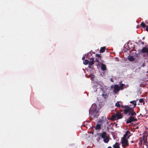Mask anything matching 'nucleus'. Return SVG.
<instances>
[{"mask_svg": "<svg viewBox=\"0 0 148 148\" xmlns=\"http://www.w3.org/2000/svg\"><path fill=\"white\" fill-rule=\"evenodd\" d=\"M94 61L93 60H92L91 61H90L89 62L88 64H89L90 65H92L94 64Z\"/></svg>", "mask_w": 148, "mask_h": 148, "instance_id": "23", "label": "nucleus"}, {"mask_svg": "<svg viewBox=\"0 0 148 148\" xmlns=\"http://www.w3.org/2000/svg\"><path fill=\"white\" fill-rule=\"evenodd\" d=\"M114 148H120V144L116 142L113 146Z\"/></svg>", "mask_w": 148, "mask_h": 148, "instance_id": "9", "label": "nucleus"}, {"mask_svg": "<svg viewBox=\"0 0 148 148\" xmlns=\"http://www.w3.org/2000/svg\"><path fill=\"white\" fill-rule=\"evenodd\" d=\"M89 63V61L88 60H85L83 62V63L85 65Z\"/></svg>", "mask_w": 148, "mask_h": 148, "instance_id": "20", "label": "nucleus"}, {"mask_svg": "<svg viewBox=\"0 0 148 148\" xmlns=\"http://www.w3.org/2000/svg\"><path fill=\"white\" fill-rule=\"evenodd\" d=\"M121 107L122 108H125L124 110H123V112L124 114L125 115L127 114L128 113H130L131 110H133V109L129 107L128 106H124L121 105Z\"/></svg>", "mask_w": 148, "mask_h": 148, "instance_id": "5", "label": "nucleus"}, {"mask_svg": "<svg viewBox=\"0 0 148 148\" xmlns=\"http://www.w3.org/2000/svg\"><path fill=\"white\" fill-rule=\"evenodd\" d=\"M125 86V85L123 84H121V85L119 86V88H120V90H123L124 88V87Z\"/></svg>", "mask_w": 148, "mask_h": 148, "instance_id": "18", "label": "nucleus"}, {"mask_svg": "<svg viewBox=\"0 0 148 148\" xmlns=\"http://www.w3.org/2000/svg\"><path fill=\"white\" fill-rule=\"evenodd\" d=\"M128 59L130 61H132L134 60V58L132 56H131L129 57L128 58Z\"/></svg>", "mask_w": 148, "mask_h": 148, "instance_id": "22", "label": "nucleus"}, {"mask_svg": "<svg viewBox=\"0 0 148 148\" xmlns=\"http://www.w3.org/2000/svg\"><path fill=\"white\" fill-rule=\"evenodd\" d=\"M101 137L103 138H104L107 137V133L105 132H103L101 134Z\"/></svg>", "mask_w": 148, "mask_h": 148, "instance_id": "10", "label": "nucleus"}, {"mask_svg": "<svg viewBox=\"0 0 148 148\" xmlns=\"http://www.w3.org/2000/svg\"><path fill=\"white\" fill-rule=\"evenodd\" d=\"M141 42V44H142V45H143L144 44V43L143 42H142L141 41H140Z\"/></svg>", "mask_w": 148, "mask_h": 148, "instance_id": "32", "label": "nucleus"}, {"mask_svg": "<svg viewBox=\"0 0 148 148\" xmlns=\"http://www.w3.org/2000/svg\"><path fill=\"white\" fill-rule=\"evenodd\" d=\"M145 66V65H144V64H143V66Z\"/></svg>", "mask_w": 148, "mask_h": 148, "instance_id": "37", "label": "nucleus"}, {"mask_svg": "<svg viewBox=\"0 0 148 148\" xmlns=\"http://www.w3.org/2000/svg\"><path fill=\"white\" fill-rule=\"evenodd\" d=\"M134 110L133 109V110H131L130 113H131V114L132 116H134V115H136V113L134 111Z\"/></svg>", "mask_w": 148, "mask_h": 148, "instance_id": "17", "label": "nucleus"}, {"mask_svg": "<svg viewBox=\"0 0 148 148\" xmlns=\"http://www.w3.org/2000/svg\"><path fill=\"white\" fill-rule=\"evenodd\" d=\"M147 134L145 133L143 136V139L141 140V143H143V148H148V143L147 142Z\"/></svg>", "mask_w": 148, "mask_h": 148, "instance_id": "3", "label": "nucleus"}, {"mask_svg": "<svg viewBox=\"0 0 148 148\" xmlns=\"http://www.w3.org/2000/svg\"><path fill=\"white\" fill-rule=\"evenodd\" d=\"M101 128V125L99 124H97L96 126L95 129L96 130L100 129Z\"/></svg>", "mask_w": 148, "mask_h": 148, "instance_id": "12", "label": "nucleus"}, {"mask_svg": "<svg viewBox=\"0 0 148 148\" xmlns=\"http://www.w3.org/2000/svg\"><path fill=\"white\" fill-rule=\"evenodd\" d=\"M99 58H97L95 59V62H97L98 63V64L99 63Z\"/></svg>", "mask_w": 148, "mask_h": 148, "instance_id": "26", "label": "nucleus"}, {"mask_svg": "<svg viewBox=\"0 0 148 148\" xmlns=\"http://www.w3.org/2000/svg\"><path fill=\"white\" fill-rule=\"evenodd\" d=\"M97 107L95 105L94 106H93L89 110V113L94 118H97L99 115L98 111L97 110Z\"/></svg>", "mask_w": 148, "mask_h": 148, "instance_id": "1", "label": "nucleus"}, {"mask_svg": "<svg viewBox=\"0 0 148 148\" xmlns=\"http://www.w3.org/2000/svg\"><path fill=\"white\" fill-rule=\"evenodd\" d=\"M146 30L148 32V26H147L146 27Z\"/></svg>", "mask_w": 148, "mask_h": 148, "instance_id": "30", "label": "nucleus"}, {"mask_svg": "<svg viewBox=\"0 0 148 148\" xmlns=\"http://www.w3.org/2000/svg\"><path fill=\"white\" fill-rule=\"evenodd\" d=\"M92 65H90L89 64H88V67L90 68H91V66Z\"/></svg>", "mask_w": 148, "mask_h": 148, "instance_id": "33", "label": "nucleus"}, {"mask_svg": "<svg viewBox=\"0 0 148 148\" xmlns=\"http://www.w3.org/2000/svg\"><path fill=\"white\" fill-rule=\"evenodd\" d=\"M104 142L106 143H108L109 140V138L107 136L106 137L103 138Z\"/></svg>", "mask_w": 148, "mask_h": 148, "instance_id": "11", "label": "nucleus"}, {"mask_svg": "<svg viewBox=\"0 0 148 148\" xmlns=\"http://www.w3.org/2000/svg\"><path fill=\"white\" fill-rule=\"evenodd\" d=\"M106 49V47H101L100 49V53H103L105 51Z\"/></svg>", "mask_w": 148, "mask_h": 148, "instance_id": "16", "label": "nucleus"}, {"mask_svg": "<svg viewBox=\"0 0 148 148\" xmlns=\"http://www.w3.org/2000/svg\"><path fill=\"white\" fill-rule=\"evenodd\" d=\"M130 134V132L129 131H127L125 133V134L124 135L123 138H126L127 137L128 134Z\"/></svg>", "mask_w": 148, "mask_h": 148, "instance_id": "13", "label": "nucleus"}, {"mask_svg": "<svg viewBox=\"0 0 148 148\" xmlns=\"http://www.w3.org/2000/svg\"><path fill=\"white\" fill-rule=\"evenodd\" d=\"M140 25L143 28L145 27L146 26L145 23L143 22L141 23Z\"/></svg>", "mask_w": 148, "mask_h": 148, "instance_id": "25", "label": "nucleus"}, {"mask_svg": "<svg viewBox=\"0 0 148 148\" xmlns=\"http://www.w3.org/2000/svg\"><path fill=\"white\" fill-rule=\"evenodd\" d=\"M102 96L105 99L107 98L108 97V96L106 94H105L104 93H103L102 94Z\"/></svg>", "mask_w": 148, "mask_h": 148, "instance_id": "24", "label": "nucleus"}, {"mask_svg": "<svg viewBox=\"0 0 148 148\" xmlns=\"http://www.w3.org/2000/svg\"><path fill=\"white\" fill-rule=\"evenodd\" d=\"M137 121V119H135L134 117L131 116L126 121V123L128 124L131 123L133 121Z\"/></svg>", "mask_w": 148, "mask_h": 148, "instance_id": "8", "label": "nucleus"}, {"mask_svg": "<svg viewBox=\"0 0 148 148\" xmlns=\"http://www.w3.org/2000/svg\"><path fill=\"white\" fill-rule=\"evenodd\" d=\"M111 81L112 82H113V80L112 78L111 79Z\"/></svg>", "mask_w": 148, "mask_h": 148, "instance_id": "35", "label": "nucleus"}, {"mask_svg": "<svg viewBox=\"0 0 148 148\" xmlns=\"http://www.w3.org/2000/svg\"><path fill=\"white\" fill-rule=\"evenodd\" d=\"M120 90L119 86L118 84H115L113 90V92L115 94H117Z\"/></svg>", "mask_w": 148, "mask_h": 148, "instance_id": "7", "label": "nucleus"}, {"mask_svg": "<svg viewBox=\"0 0 148 148\" xmlns=\"http://www.w3.org/2000/svg\"><path fill=\"white\" fill-rule=\"evenodd\" d=\"M90 60H93L94 61V58L93 57H91L90 58Z\"/></svg>", "mask_w": 148, "mask_h": 148, "instance_id": "29", "label": "nucleus"}, {"mask_svg": "<svg viewBox=\"0 0 148 148\" xmlns=\"http://www.w3.org/2000/svg\"><path fill=\"white\" fill-rule=\"evenodd\" d=\"M95 56L97 57H99V58H100V60L101 61V59L102 58V57L101 56V54H96L95 55Z\"/></svg>", "mask_w": 148, "mask_h": 148, "instance_id": "21", "label": "nucleus"}, {"mask_svg": "<svg viewBox=\"0 0 148 148\" xmlns=\"http://www.w3.org/2000/svg\"><path fill=\"white\" fill-rule=\"evenodd\" d=\"M139 53L143 55L144 59H146L148 56V48L143 47L139 52Z\"/></svg>", "mask_w": 148, "mask_h": 148, "instance_id": "4", "label": "nucleus"}, {"mask_svg": "<svg viewBox=\"0 0 148 148\" xmlns=\"http://www.w3.org/2000/svg\"><path fill=\"white\" fill-rule=\"evenodd\" d=\"M119 103H120L121 104V101H117L116 103L115 104V106L118 108L121 107V104H120Z\"/></svg>", "mask_w": 148, "mask_h": 148, "instance_id": "15", "label": "nucleus"}, {"mask_svg": "<svg viewBox=\"0 0 148 148\" xmlns=\"http://www.w3.org/2000/svg\"><path fill=\"white\" fill-rule=\"evenodd\" d=\"M94 77H92L91 78H90L91 79V80H92L94 78Z\"/></svg>", "mask_w": 148, "mask_h": 148, "instance_id": "34", "label": "nucleus"}, {"mask_svg": "<svg viewBox=\"0 0 148 148\" xmlns=\"http://www.w3.org/2000/svg\"><path fill=\"white\" fill-rule=\"evenodd\" d=\"M108 148H112L111 146H109Z\"/></svg>", "mask_w": 148, "mask_h": 148, "instance_id": "36", "label": "nucleus"}, {"mask_svg": "<svg viewBox=\"0 0 148 148\" xmlns=\"http://www.w3.org/2000/svg\"><path fill=\"white\" fill-rule=\"evenodd\" d=\"M130 103H132L134 104L133 108H135L136 106V104L135 101H132L130 102Z\"/></svg>", "mask_w": 148, "mask_h": 148, "instance_id": "19", "label": "nucleus"}, {"mask_svg": "<svg viewBox=\"0 0 148 148\" xmlns=\"http://www.w3.org/2000/svg\"><path fill=\"white\" fill-rule=\"evenodd\" d=\"M128 140L125 138H123L121 140V143L123 146H126L128 145Z\"/></svg>", "mask_w": 148, "mask_h": 148, "instance_id": "6", "label": "nucleus"}, {"mask_svg": "<svg viewBox=\"0 0 148 148\" xmlns=\"http://www.w3.org/2000/svg\"><path fill=\"white\" fill-rule=\"evenodd\" d=\"M139 101L140 103H142L143 102V104H144L145 103V102L143 101V100L142 99H141L139 100Z\"/></svg>", "mask_w": 148, "mask_h": 148, "instance_id": "27", "label": "nucleus"}, {"mask_svg": "<svg viewBox=\"0 0 148 148\" xmlns=\"http://www.w3.org/2000/svg\"><path fill=\"white\" fill-rule=\"evenodd\" d=\"M91 75H90V76H91Z\"/></svg>", "mask_w": 148, "mask_h": 148, "instance_id": "38", "label": "nucleus"}, {"mask_svg": "<svg viewBox=\"0 0 148 148\" xmlns=\"http://www.w3.org/2000/svg\"><path fill=\"white\" fill-rule=\"evenodd\" d=\"M123 116L119 112H117L116 113L112 115L111 116V120L112 121L117 120L118 119H122Z\"/></svg>", "mask_w": 148, "mask_h": 148, "instance_id": "2", "label": "nucleus"}, {"mask_svg": "<svg viewBox=\"0 0 148 148\" xmlns=\"http://www.w3.org/2000/svg\"><path fill=\"white\" fill-rule=\"evenodd\" d=\"M103 121L101 120H99L98 122L99 123H100L102 124H103Z\"/></svg>", "mask_w": 148, "mask_h": 148, "instance_id": "28", "label": "nucleus"}, {"mask_svg": "<svg viewBox=\"0 0 148 148\" xmlns=\"http://www.w3.org/2000/svg\"><path fill=\"white\" fill-rule=\"evenodd\" d=\"M101 69L103 71H105L106 69V66L105 64H102L101 66Z\"/></svg>", "mask_w": 148, "mask_h": 148, "instance_id": "14", "label": "nucleus"}, {"mask_svg": "<svg viewBox=\"0 0 148 148\" xmlns=\"http://www.w3.org/2000/svg\"><path fill=\"white\" fill-rule=\"evenodd\" d=\"M85 58V57L84 56H83L82 57V60H84Z\"/></svg>", "mask_w": 148, "mask_h": 148, "instance_id": "31", "label": "nucleus"}]
</instances>
